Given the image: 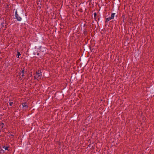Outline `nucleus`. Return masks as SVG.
<instances>
[{
    "label": "nucleus",
    "mask_w": 154,
    "mask_h": 154,
    "mask_svg": "<svg viewBox=\"0 0 154 154\" xmlns=\"http://www.w3.org/2000/svg\"><path fill=\"white\" fill-rule=\"evenodd\" d=\"M42 76V72L38 70V71L36 72L34 76V78L35 79H37V80H38V79H41Z\"/></svg>",
    "instance_id": "1"
},
{
    "label": "nucleus",
    "mask_w": 154,
    "mask_h": 154,
    "mask_svg": "<svg viewBox=\"0 0 154 154\" xmlns=\"http://www.w3.org/2000/svg\"><path fill=\"white\" fill-rule=\"evenodd\" d=\"M15 16L17 20L20 21L22 20V18L17 14V11L15 12Z\"/></svg>",
    "instance_id": "2"
},
{
    "label": "nucleus",
    "mask_w": 154,
    "mask_h": 154,
    "mask_svg": "<svg viewBox=\"0 0 154 154\" xmlns=\"http://www.w3.org/2000/svg\"><path fill=\"white\" fill-rule=\"evenodd\" d=\"M25 70L24 68H23L22 69L20 72L19 73V74L21 75L22 77H23L24 76V73Z\"/></svg>",
    "instance_id": "3"
},
{
    "label": "nucleus",
    "mask_w": 154,
    "mask_h": 154,
    "mask_svg": "<svg viewBox=\"0 0 154 154\" xmlns=\"http://www.w3.org/2000/svg\"><path fill=\"white\" fill-rule=\"evenodd\" d=\"M22 105L23 108H27L28 107V106L27 105V104L26 103H22Z\"/></svg>",
    "instance_id": "4"
},
{
    "label": "nucleus",
    "mask_w": 154,
    "mask_h": 154,
    "mask_svg": "<svg viewBox=\"0 0 154 154\" xmlns=\"http://www.w3.org/2000/svg\"><path fill=\"white\" fill-rule=\"evenodd\" d=\"M111 20H112V19L110 17L107 18L106 19V20H105V23H107L108 21H109Z\"/></svg>",
    "instance_id": "5"
},
{
    "label": "nucleus",
    "mask_w": 154,
    "mask_h": 154,
    "mask_svg": "<svg viewBox=\"0 0 154 154\" xmlns=\"http://www.w3.org/2000/svg\"><path fill=\"white\" fill-rule=\"evenodd\" d=\"M115 13H112L111 14L110 17L112 19H113L114 18V15H115Z\"/></svg>",
    "instance_id": "6"
},
{
    "label": "nucleus",
    "mask_w": 154,
    "mask_h": 154,
    "mask_svg": "<svg viewBox=\"0 0 154 154\" xmlns=\"http://www.w3.org/2000/svg\"><path fill=\"white\" fill-rule=\"evenodd\" d=\"M4 123L3 122H0V126H2V129L4 127Z\"/></svg>",
    "instance_id": "7"
},
{
    "label": "nucleus",
    "mask_w": 154,
    "mask_h": 154,
    "mask_svg": "<svg viewBox=\"0 0 154 154\" xmlns=\"http://www.w3.org/2000/svg\"><path fill=\"white\" fill-rule=\"evenodd\" d=\"M20 55H21V54H20V52L18 51L17 52V58H18L19 56Z\"/></svg>",
    "instance_id": "8"
},
{
    "label": "nucleus",
    "mask_w": 154,
    "mask_h": 154,
    "mask_svg": "<svg viewBox=\"0 0 154 154\" xmlns=\"http://www.w3.org/2000/svg\"><path fill=\"white\" fill-rule=\"evenodd\" d=\"M8 147H8L5 146H3V148H4L5 150H8Z\"/></svg>",
    "instance_id": "9"
},
{
    "label": "nucleus",
    "mask_w": 154,
    "mask_h": 154,
    "mask_svg": "<svg viewBox=\"0 0 154 154\" xmlns=\"http://www.w3.org/2000/svg\"><path fill=\"white\" fill-rule=\"evenodd\" d=\"M94 19L96 20V16H97V13H94Z\"/></svg>",
    "instance_id": "10"
},
{
    "label": "nucleus",
    "mask_w": 154,
    "mask_h": 154,
    "mask_svg": "<svg viewBox=\"0 0 154 154\" xmlns=\"http://www.w3.org/2000/svg\"><path fill=\"white\" fill-rule=\"evenodd\" d=\"M5 151L3 150L2 149L0 150V152L1 153H4V152Z\"/></svg>",
    "instance_id": "11"
},
{
    "label": "nucleus",
    "mask_w": 154,
    "mask_h": 154,
    "mask_svg": "<svg viewBox=\"0 0 154 154\" xmlns=\"http://www.w3.org/2000/svg\"><path fill=\"white\" fill-rule=\"evenodd\" d=\"M9 104L10 106H11L13 104V102H10Z\"/></svg>",
    "instance_id": "12"
},
{
    "label": "nucleus",
    "mask_w": 154,
    "mask_h": 154,
    "mask_svg": "<svg viewBox=\"0 0 154 154\" xmlns=\"http://www.w3.org/2000/svg\"><path fill=\"white\" fill-rule=\"evenodd\" d=\"M84 33L85 34H86L87 33V32L86 30H85L84 31Z\"/></svg>",
    "instance_id": "13"
},
{
    "label": "nucleus",
    "mask_w": 154,
    "mask_h": 154,
    "mask_svg": "<svg viewBox=\"0 0 154 154\" xmlns=\"http://www.w3.org/2000/svg\"><path fill=\"white\" fill-rule=\"evenodd\" d=\"M11 136H14V135H12V134H11Z\"/></svg>",
    "instance_id": "14"
},
{
    "label": "nucleus",
    "mask_w": 154,
    "mask_h": 154,
    "mask_svg": "<svg viewBox=\"0 0 154 154\" xmlns=\"http://www.w3.org/2000/svg\"><path fill=\"white\" fill-rule=\"evenodd\" d=\"M39 55V53H37V55Z\"/></svg>",
    "instance_id": "15"
}]
</instances>
